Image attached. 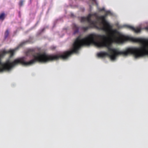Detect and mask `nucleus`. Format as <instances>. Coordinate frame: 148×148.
Listing matches in <instances>:
<instances>
[{
	"mask_svg": "<svg viewBox=\"0 0 148 148\" xmlns=\"http://www.w3.org/2000/svg\"><path fill=\"white\" fill-rule=\"evenodd\" d=\"M71 15L72 16H74L73 14V13H72L71 14Z\"/></svg>",
	"mask_w": 148,
	"mask_h": 148,
	"instance_id": "nucleus-13",
	"label": "nucleus"
},
{
	"mask_svg": "<svg viewBox=\"0 0 148 148\" xmlns=\"http://www.w3.org/2000/svg\"><path fill=\"white\" fill-rule=\"evenodd\" d=\"M74 27H75V28H76V25H75Z\"/></svg>",
	"mask_w": 148,
	"mask_h": 148,
	"instance_id": "nucleus-14",
	"label": "nucleus"
},
{
	"mask_svg": "<svg viewBox=\"0 0 148 148\" xmlns=\"http://www.w3.org/2000/svg\"><path fill=\"white\" fill-rule=\"evenodd\" d=\"M96 13H95L93 14H89L88 16L86 17H82L81 18V21L82 22L87 21V22L90 24L89 26L86 27H83L82 28V29L85 32L87 31L90 28H95L98 29H100L99 27L97 26V22L96 20H92L91 19V17L92 16H96Z\"/></svg>",
	"mask_w": 148,
	"mask_h": 148,
	"instance_id": "nucleus-2",
	"label": "nucleus"
},
{
	"mask_svg": "<svg viewBox=\"0 0 148 148\" xmlns=\"http://www.w3.org/2000/svg\"><path fill=\"white\" fill-rule=\"evenodd\" d=\"M33 52V51L32 50H29L28 52H27V53H32Z\"/></svg>",
	"mask_w": 148,
	"mask_h": 148,
	"instance_id": "nucleus-8",
	"label": "nucleus"
},
{
	"mask_svg": "<svg viewBox=\"0 0 148 148\" xmlns=\"http://www.w3.org/2000/svg\"><path fill=\"white\" fill-rule=\"evenodd\" d=\"M104 10H105L104 8H103L102 9H100V11H104Z\"/></svg>",
	"mask_w": 148,
	"mask_h": 148,
	"instance_id": "nucleus-11",
	"label": "nucleus"
},
{
	"mask_svg": "<svg viewBox=\"0 0 148 148\" xmlns=\"http://www.w3.org/2000/svg\"><path fill=\"white\" fill-rule=\"evenodd\" d=\"M144 29L147 30H148V26L145 27Z\"/></svg>",
	"mask_w": 148,
	"mask_h": 148,
	"instance_id": "nucleus-10",
	"label": "nucleus"
},
{
	"mask_svg": "<svg viewBox=\"0 0 148 148\" xmlns=\"http://www.w3.org/2000/svg\"><path fill=\"white\" fill-rule=\"evenodd\" d=\"M72 0H69V3H70V5H71V6H72V5L71 4H72Z\"/></svg>",
	"mask_w": 148,
	"mask_h": 148,
	"instance_id": "nucleus-9",
	"label": "nucleus"
},
{
	"mask_svg": "<svg viewBox=\"0 0 148 148\" xmlns=\"http://www.w3.org/2000/svg\"><path fill=\"white\" fill-rule=\"evenodd\" d=\"M6 17L5 14L4 13H2L0 14V20L3 21L5 19Z\"/></svg>",
	"mask_w": 148,
	"mask_h": 148,
	"instance_id": "nucleus-4",
	"label": "nucleus"
},
{
	"mask_svg": "<svg viewBox=\"0 0 148 148\" xmlns=\"http://www.w3.org/2000/svg\"><path fill=\"white\" fill-rule=\"evenodd\" d=\"M73 34H74V32H73Z\"/></svg>",
	"mask_w": 148,
	"mask_h": 148,
	"instance_id": "nucleus-15",
	"label": "nucleus"
},
{
	"mask_svg": "<svg viewBox=\"0 0 148 148\" xmlns=\"http://www.w3.org/2000/svg\"><path fill=\"white\" fill-rule=\"evenodd\" d=\"M9 35V32L8 29H7L4 33V39H5Z\"/></svg>",
	"mask_w": 148,
	"mask_h": 148,
	"instance_id": "nucleus-5",
	"label": "nucleus"
},
{
	"mask_svg": "<svg viewBox=\"0 0 148 148\" xmlns=\"http://www.w3.org/2000/svg\"><path fill=\"white\" fill-rule=\"evenodd\" d=\"M110 14H111L110 12L109 11H108L106 12V14L104 15L99 16L97 15L96 14V16H94L96 17L97 19V21H97V23L100 20H101V21L99 23L101 24H102L103 25V26L99 27L100 30H103L107 32L111 31L112 32V36L113 33V30L112 29V26L106 20V17L108 15Z\"/></svg>",
	"mask_w": 148,
	"mask_h": 148,
	"instance_id": "nucleus-1",
	"label": "nucleus"
},
{
	"mask_svg": "<svg viewBox=\"0 0 148 148\" xmlns=\"http://www.w3.org/2000/svg\"><path fill=\"white\" fill-rule=\"evenodd\" d=\"M127 27L128 28L135 32L136 33H138L140 32L141 30V28L140 27H136V28L134 27L129 25H126Z\"/></svg>",
	"mask_w": 148,
	"mask_h": 148,
	"instance_id": "nucleus-3",
	"label": "nucleus"
},
{
	"mask_svg": "<svg viewBox=\"0 0 148 148\" xmlns=\"http://www.w3.org/2000/svg\"><path fill=\"white\" fill-rule=\"evenodd\" d=\"M24 1L23 0L20 1L18 3L20 7H21L23 5V2Z\"/></svg>",
	"mask_w": 148,
	"mask_h": 148,
	"instance_id": "nucleus-6",
	"label": "nucleus"
},
{
	"mask_svg": "<svg viewBox=\"0 0 148 148\" xmlns=\"http://www.w3.org/2000/svg\"><path fill=\"white\" fill-rule=\"evenodd\" d=\"M92 1H94L95 3L97 4V1L96 0H92Z\"/></svg>",
	"mask_w": 148,
	"mask_h": 148,
	"instance_id": "nucleus-12",
	"label": "nucleus"
},
{
	"mask_svg": "<svg viewBox=\"0 0 148 148\" xmlns=\"http://www.w3.org/2000/svg\"><path fill=\"white\" fill-rule=\"evenodd\" d=\"M56 48V47L54 46H52L50 47V48L51 50H53L55 49Z\"/></svg>",
	"mask_w": 148,
	"mask_h": 148,
	"instance_id": "nucleus-7",
	"label": "nucleus"
}]
</instances>
